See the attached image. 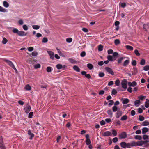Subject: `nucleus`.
Here are the masks:
<instances>
[{
    "instance_id": "4d7b16f0",
    "label": "nucleus",
    "mask_w": 149,
    "mask_h": 149,
    "mask_svg": "<svg viewBox=\"0 0 149 149\" xmlns=\"http://www.w3.org/2000/svg\"><path fill=\"white\" fill-rule=\"evenodd\" d=\"M146 98L145 96H142V95H141L139 96L138 97V98L141 100H143Z\"/></svg>"
},
{
    "instance_id": "1a4fd4ad",
    "label": "nucleus",
    "mask_w": 149,
    "mask_h": 149,
    "mask_svg": "<svg viewBox=\"0 0 149 149\" xmlns=\"http://www.w3.org/2000/svg\"><path fill=\"white\" fill-rule=\"evenodd\" d=\"M105 69L109 73L113 75V72L112 70L108 67H106L105 68Z\"/></svg>"
},
{
    "instance_id": "cd10ccee",
    "label": "nucleus",
    "mask_w": 149,
    "mask_h": 149,
    "mask_svg": "<svg viewBox=\"0 0 149 149\" xmlns=\"http://www.w3.org/2000/svg\"><path fill=\"white\" fill-rule=\"evenodd\" d=\"M25 89L27 91H29L31 89V87L29 84H27L25 86Z\"/></svg>"
},
{
    "instance_id": "39448f33",
    "label": "nucleus",
    "mask_w": 149,
    "mask_h": 149,
    "mask_svg": "<svg viewBox=\"0 0 149 149\" xmlns=\"http://www.w3.org/2000/svg\"><path fill=\"white\" fill-rule=\"evenodd\" d=\"M127 137V134L125 132H123L121 133L119 136V138L120 139L125 138Z\"/></svg>"
},
{
    "instance_id": "58836bf2",
    "label": "nucleus",
    "mask_w": 149,
    "mask_h": 149,
    "mask_svg": "<svg viewBox=\"0 0 149 149\" xmlns=\"http://www.w3.org/2000/svg\"><path fill=\"white\" fill-rule=\"evenodd\" d=\"M48 40L47 38L46 37L43 38L42 40V42L43 43H46L48 42Z\"/></svg>"
},
{
    "instance_id": "e433bc0d",
    "label": "nucleus",
    "mask_w": 149,
    "mask_h": 149,
    "mask_svg": "<svg viewBox=\"0 0 149 149\" xmlns=\"http://www.w3.org/2000/svg\"><path fill=\"white\" fill-rule=\"evenodd\" d=\"M105 75L102 72H100L99 73V76L100 77H102L104 76Z\"/></svg>"
},
{
    "instance_id": "393cba45",
    "label": "nucleus",
    "mask_w": 149,
    "mask_h": 149,
    "mask_svg": "<svg viewBox=\"0 0 149 149\" xmlns=\"http://www.w3.org/2000/svg\"><path fill=\"white\" fill-rule=\"evenodd\" d=\"M73 69L76 71L79 72L80 71V69L77 66H74L73 67Z\"/></svg>"
},
{
    "instance_id": "b1692460",
    "label": "nucleus",
    "mask_w": 149,
    "mask_h": 149,
    "mask_svg": "<svg viewBox=\"0 0 149 149\" xmlns=\"http://www.w3.org/2000/svg\"><path fill=\"white\" fill-rule=\"evenodd\" d=\"M125 47L127 49L130 50H132L133 49V48L130 45H126Z\"/></svg>"
},
{
    "instance_id": "ea45409f",
    "label": "nucleus",
    "mask_w": 149,
    "mask_h": 149,
    "mask_svg": "<svg viewBox=\"0 0 149 149\" xmlns=\"http://www.w3.org/2000/svg\"><path fill=\"white\" fill-rule=\"evenodd\" d=\"M72 40V39L71 38H68L66 39V41L67 42L70 43Z\"/></svg>"
},
{
    "instance_id": "de8ad7c7",
    "label": "nucleus",
    "mask_w": 149,
    "mask_h": 149,
    "mask_svg": "<svg viewBox=\"0 0 149 149\" xmlns=\"http://www.w3.org/2000/svg\"><path fill=\"white\" fill-rule=\"evenodd\" d=\"M0 148L1 149H6L3 143L0 144Z\"/></svg>"
},
{
    "instance_id": "9d476101",
    "label": "nucleus",
    "mask_w": 149,
    "mask_h": 149,
    "mask_svg": "<svg viewBox=\"0 0 149 149\" xmlns=\"http://www.w3.org/2000/svg\"><path fill=\"white\" fill-rule=\"evenodd\" d=\"M28 134L30 136V137H29V139L31 140L32 139V138L34 136V134L33 133H31V131L30 130H28Z\"/></svg>"
},
{
    "instance_id": "13d9d810",
    "label": "nucleus",
    "mask_w": 149,
    "mask_h": 149,
    "mask_svg": "<svg viewBox=\"0 0 149 149\" xmlns=\"http://www.w3.org/2000/svg\"><path fill=\"white\" fill-rule=\"evenodd\" d=\"M38 54V53L36 51H34L32 52V55L33 56H37Z\"/></svg>"
},
{
    "instance_id": "f257e3e1",
    "label": "nucleus",
    "mask_w": 149,
    "mask_h": 149,
    "mask_svg": "<svg viewBox=\"0 0 149 149\" xmlns=\"http://www.w3.org/2000/svg\"><path fill=\"white\" fill-rule=\"evenodd\" d=\"M13 33H17L18 36H23L27 35V33L22 31H19L17 28H14L12 30Z\"/></svg>"
},
{
    "instance_id": "0eeeda50",
    "label": "nucleus",
    "mask_w": 149,
    "mask_h": 149,
    "mask_svg": "<svg viewBox=\"0 0 149 149\" xmlns=\"http://www.w3.org/2000/svg\"><path fill=\"white\" fill-rule=\"evenodd\" d=\"M127 84L128 86L129 87L132 86V87H134L137 85V83L134 81H133L132 82H128Z\"/></svg>"
},
{
    "instance_id": "0e129e2a",
    "label": "nucleus",
    "mask_w": 149,
    "mask_h": 149,
    "mask_svg": "<svg viewBox=\"0 0 149 149\" xmlns=\"http://www.w3.org/2000/svg\"><path fill=\"white\" fill-rule=\"evenodd\" d=\"M108 54H112L113 52V51L112 49H109L107 51Z\"/></svg>"
},
{
    "instance_id": "423d86ee",
    "label": "nucleus",
    "mask_w": 149,
    "mask_h": 149,
    "mask_svg": "<svg viewBox=\"0 0 149 149\" xmlns=\"http://www.w3.org/2000/svg\"><path fill=\"white\" fill-rule=\"evenodd\" d=\"M47 52L50 56V58L52 60H53L54 57V53L51 51H47Z\"/></svg>"
},
{
    "instance_id": "09e8293b",
    "label": "nucleus",
    "mask_w": 149,
    "mask_h": 149,
    "mask_svg": "<svg viewBox=\"0 0 149 149\" xmlns=\"http://www.w3.org/2000/svg\"><path fill=\"white\" fill-rule=\"evenodd\" d=\"M86 54V52L84 51H83L80 54V56L82 57H84Z\"/></svg>"
},
{
    "instance_id": "ddd939ff",
    "label": "nucleus",
    "mask_w": 149,
    "mask_h": 149,
    "mask_svg": "<svg viewBox=\"0 0 149 149\" xmlns=\"http://www.w3.org/2000/svg\"><path fill=\"white\" fill-rule=\"evenodd\" d=\"M137 142L132 141L129 143L130 148H131L132 147L135 146H137Z\"/></svg>"
},
{
    "instance_id": "473e14b6",
    "label": "nucleus",
    "mask_w": 149,
    "mask_h": 149,
    "mask_svg": "<svg viewBox=\"0 0 149 149\" xmlns=\"http://www.w3.org/2000/svg\"><path fill=\"white\" fill-rule=\"evenodd\" d=\"M8 42V40L5 38L4 37L3 39L2 43L3 44H6Z\"/></svg>"
},
{
    "instance_id": "69168bd1",
    "label": "nucleus",
    "mask_w": 149,
    "mask_h": 149,
    "mask_svg": "<svg viewBox=\"0 0 149 149\" xmlns=\"http://www.w3.org/2000/svg\"><path fill=\"white\" fill-rule=\"evenodd\" d=\"M112 141L114 143L118 141V139L117 137L114 138L113 139Z\"/></svg>"
},
{
    "instance_id": "79ce46f5",
    "label": "nucleus",
    "mask_w": 149,
    "mask_h": 149,
    "mask_svg": "<svg viewBox=\"0 0 149 149\" xmlns=\"http://www.w3.org/2000/svg\"><path fill=\"white\" fill-rule=\"evenodd\" d=\"M129 61L128 60H126L124 62L123 64V65H127L129 64Z\"/></svg>"
},
{
    "instance_id": "f704fd0d",
    "label": "nucleus",
    "mask_w": 149,
    "mask_h": 149,
    "mask_svg": "<svg viewBox=\"0 0 149 149\" xmlns=\"http://www.w3.org/2000/svg\"><path fill=\"white\" fill-rule=\"evenodd\" d=\"M120 43V41L118 39H116L114 40V43L116 45H117Z\"/></svg>"
},
{
    "instance_id": "bb28decb",
    "label": "nucleus",
    "mask_w": 149,
    "mask_h": 149,
    "mask_svg": "<svg viewBox=\"0 0 149 149\" xmlns=\"http://www.w3.org/2000/svg\"><path fill=\"white\" fill-rule=\"evenodd\" d=\"M129 102V100L127 98L124 99L123 100V104H126Z\"/></svg>"
},
{
    "instance_id": "e2e57ef3",
    "label": "nucleus",
    "mask_w": 149,
    "mask_h": 149,
    "mask_svg": "<svg viewBox=\"0 0 149 149\" xmlns=\"http://www.w3.org/2000/svg\"><path fill=\"white\" fill-rule=\"evenodd\" d=\"M82 30L84 32L86 33L88 32V29L87 28H83L82 29Z\"/></svg>"
},
{
    "instance_id": "7ed1b4c3",
    "label": "nucleus",
    "mask_w": 149,
    "mask_h": 149,
    "mask_svg": "<svg viewBox=\"0 0 149 149\" xmlns=\"http://www.w3.org/2000/svg\"><path fill=\"white\" fill-rule=\"evenodd\" d=\"M127 81L125 80L122 81L121 82L122 87L125 89H126L127 88Z\"/></svg>"
},
{
    "instance_id": "4be33fe9",
    "label": "nucleus",
    "mask_w": 149,
    "mask_h": 149,
    "mask_svg": "<svg viewBox=\"0 0 149 149\" xmlns=\"http://www.w3.org/2000/svg\"><path fill=\"white\" fill-rule=\"evenodd\" d=\"M3 6L6 8H7L9 7V4L6 1H4L3 2Z\"/></svg>"
},
{
    "instance_id": "4468645a",
    "label": "nucleus",
    "mask_w": 149,
    "mask_h": 149,
    "mask_svg": "<svg viewBox=\"0 0 149 149\" xmlns=\"http://www.w3.org/2000/svg\"><path fill=\"white\" fill-rule=\"evenodd\" d=\"M4 61L9 65H14L12 62L10 60L5 59Z\"/></svg>"
},
{
    "instance_id": "72a5a7b5",
    "label": "nucleus",
    "mask_w": 149,
    "mask_h": 149,
    "mask_svg": "<svg viewBox=\"0 0 149 149\" xmlns=\"http://www.w3.org/2000/svg\"><path fill=\"white\" fill-rule=\"evenodd\" d=\"M145 63V61L144 59H142L140 61V64L141 65H143Z\"/></svg>"
},
{
    "instance_id": "aec40b11",
    "label": "nucleus",
    "mask_w": 149,
    "mask_h": 149,
    "mask_svg": "<svg viewBox=\"0 0 149 149\" xmlns=\"http://www.w3.org/2000/svg\"><path fill=\"white\" fill-rule=\"evenodd\" d=\"M122 114V112L121 111H118L116 114V117L117 118H119L120 117Z\"/></svg>"
},
{
    "instance_id": "680f3d73",
    "label": "nucleus",
    "mask_w": 149,
    "mask_h": 149,
    "mask_svg": "<svg viewBox=\"0 0 149 149\" xmlns=\"http://www.w3.org/2000/svg\"><path fill=\"white\" fill-rule=\"evenodd\" d=\"M113 100H111L109 101V103L108 105H111L113 104Z\"/></svg>"
},
{
    "instance_id": "a18cd8bd",
    "label": "nucleus",
    "mask_w": 149,
    "mask_h": 149,
    "mask_svg": "<svg viewBox=\"0 0 149 149\" xmlns=\"http://www.w3.org/2000/svg\"><path fill=\"white\" fill-rule=\"evenodd\" d=\"M33 113L32 112H31L29 113L28 117L29 118H31L33 116Z\"/></svg>"
},
{
    "instance_id": "052dcab7",
    "label": "nucleus",
    "mask_w": 149,
    "mask_h": 149,
    "mask_svg": "<svg viewBox=\"0 0 149 149\" xmlns=\"http://www.w3.org/2000/svg\"><path fill=\"white\" fill-rule=\"evenodd\" d=\"M52 68L51 67H48L47 68V71L48 72H49L51 71Z\"/></svg>"
},
{
    "instance_id": "f03ea898",
    "label": "nucleus",
    "mask_w": 149,
    "mask_h": 149,
    "mask_svg": "<svg viewBox=\"0 0 149 149\" xmlns=\"http://www.w3.org/2000/svg\"><path fill=\"white\" fill-rule=\"evenodd\" d=\"M120 145L123 148H130L129 143H127L124 142H123L120 143Z\"/></svg>"
},
{
    "instance_id": "338daca9",
    "label": "nucleus",
    "mask_w": 149,
    "mask_h": 149,
    "mask_svg": "<svg viewBox=\"0 0 149 149\" xmlns=\"http://www.w3.org/2000/svg\"><path fill=\"white\" fill-rule=\"evenodd\" d=\"M28 50L29 52L32 51L33 50V47H29L28 48Z\"/></svg>"
},
{
    "instance_id": "2f4dec72",
    "label": "nucleus",
    "mask_w": 149,
    "mask_h": 149,
    "mask_svg": "<svg viewBox=\"0 0 149 149\" xmlns=\"http://www.w3.org/2000/svg\"><path fill=\"white\" fill-rule=\"evenodd\" d=\"M0 11L3 12H7V10L6 9L0 6Z\"/></svg>"
},
{
    "instance_id": "f8f14e48",
    "label": "nucleus",
    "mask_w": 149,
    "mask_h": 149,
    "mask_svg": "<svg viewBox=\"0 0 149 149\" xmlns=\"http://www.w3.org/2000/svg\"><path fill=\"white\" fill-rule=\"evenodd\" d=\"M102 135L104 136H107L111 135V133L109 131H106L102 133Z\"/></svg>"
},
{
    "instance_id": "37998d69",
    "label": "nucleus",
    "mask_w": 149,
    "mask_h": 149,
    "mask_svg": "<svg viewBox=\"0 0 149 149\" xmlns=\"http://www.w3.org/2000/svg\"><path fill=\"white\" fill-rule=\"evenodd\" d=\"M136 139L141 140L142 139L140 135H136L135 136Z\"/></svg>"
},
{
    "instance_id": "5701e85b",
    "label": "nucleus",
    "mask_w": 149,
    "mask_h": 149,
    "mask_svg": "<svg viewBox=\"0 0 149 149\" xmlns=\"http://www.w3.org/2000/svg\"><path fill=\"white\" fill-rule=\"evenodd\" d=\"M142 125L143 126H146L148 125H149V122L147 121H144L142 123Z\"/></svg>"
},
{
    "instance_id": "7c9ffc66",
    "label": "nucleus",
    "mask_w": 149,
    "mask_h": 149,
    "mask_svg": "<svg viewBox=\"0 0 149 149\" xmlns=\"http://www.w3.org/2000/svg\"><path fill=\"white\" fill-rule=\"evenodd\" d=\"M32 27L34 29L37 30L39 29L40 26L37 25H33L32 26Z\"/></svg>"
},
{
    "instance_id": "3c124183",
    "label": "nucleus",
    "mask_w": 149,
    "mask_h": 149,
    "mask_svg": "<svg viewBox=\"0 0 149 149\" xmlns=\"http://www.w3.org/2000/svg\"><path fill=\"white\" fill-rule=\"evenodd\" d=\"M143 69L145 71H147L149 70V66H145L143 67Z\"/></svg>"
},
{
    "instance_id": "2eb2a0df",
    "label": "nucleus",
    "mask_w": 149,
    "mask_h": 149,
    "mask_svg": "<svg viewBox=\"0 0 149 149\" xmlns=\"http://www.w3.org/2000/svg\"><path fill=\"white\" fill-rule=\"evenodd\" d=\"M69 61L73 64H77V61H76L74 59L70 58L68 59Z\"/></svg>"
},
{
    "instance_id": "bf43d9fd",
    "label": "nucleus",
    "mask_w": 149,
    "mask_h": 149,
    "mask_svg": "<svg viewBox=\"0 0 149 149\" xmlns=\"http://www.w3.org/2000/svg\"><path fill=\"white\" fill-rule=\"evenodd\" d=\"M132 65H136V62L135 60H132Z\"/></svg>"
},
{
    "instance_id": "a878e982",
    "label": "nucleus",
    "mask_w": 149,
    "mask_h": 149,
    "mask_svg": "<svg viewBox=\"0 0 149 149\" xmlns=\"http://www.w3.org/2000/svg\"><path fill=\"white\" fill-rule=\"evenodd\" d=\"M149 25V23H147L146 24H144L143 25V28L146 31H147V28Z\"/></svg>"
},
{
    "instance_id": "20e7f679",
    "label": "nucleus",
    "mask_w": 149,
    "mask_h": 149,
    "mask_svg": "<svg viewBox=\"0 0 149 149\" xmlns=\"http://www.w3.org/2000/svg\"><path fill=\"white\" fill-rule=\"evenodd\" d=\"M31 107L28 104H27L26 106L24 108L25 112L26 113H29L31 110Z\"/></svg>"
},
{
    "instance_id": "a211bd4d",
    "label": "nucleus",
    "mask_w": 149,
    "mask_h": 149,
    "mask_svg": "<svg viewBox=\"0 0 149 149\" xmlns=\"http://www.w3.org/2000/svg\"><path fill=\"white\" fill-rule=\"evenodd\" d=\"M56 68L58 69H62L64 70L65 68L66 67V66H56Z\"/></svg>"
},
{
    "instance_id": "6e6552de",
    "label": "nucleus",
    "mask_w": 149,
    "mask_h": 149,
    "mask_svg": "<svg viewBox=\"0 0 149 149\" xmlns=\"http://www.w3.org/2000/svg\"><path fill=\"white\" fill-rule=\"evenodd\" d=\"M81 74L83 75H84L85 77L88 79H89L91 78V76L89 74H87L86 72L83 71L81 72Z\"/></svg>"
},
{
    "instance_id": "6ab92c4d",
    "label": "nucleus",
    "mask_w": 149,
    "mask_h": 149,
    "mask_svg": "<svg viewBox=\"0 0 149 149\" xmlns=\"http://www.w3.org/2000/svg\"><path fill=\"white\" fill-rule=\"evenodd\" d=\"M137 146H141L144 144V141H140L137 142Z\"/></svg>"
},
{
    "instance_id": "603ef678",
    "label": "nucleus",
    "mask_w": 149,
    "mask_h": 149,
    "mask_svg": "<svg viewBox=\"0 0 149 149\" xmlns=\"http://www.w3.org/2000/svg\"><path fill=\"white\" fill-rule=\"evenodd\" d=\"M113 111V112H115L118 110L117 107L116 106H114L112 107Z\"/></svg>"
},
{
    "instance_id": "6e6d98bb",
    "label": "nucleus",
    "mask_w": 149,
    "mask_h": 149,
    "mask_svg": "<svg viewBox=\"0 0 149 149\" xmlns=\"http://www.w3.org/2000/svg\"><path fill=\"white\" fill-rule=\"evenodd\" d=\"M134 53L137 56H139L140 55V53L137 49H135L134 50Z\"/></svg>"
},
{
    "instance_id": "a19ab883",
    "label": "nucleus",
    "mask_w": 149,
    "mask_h": 149,
    "mask_svg": "<svg viewBox=\"0 0 149 149\" xmlns=\"http://www.w3.org/2000/svg\"><path fill=\"white\" fill-rule=\"evenodd\" d=\"M127 118V116L126 115H124L121 118V120H126Z\"/></svg>"
},
{
    "instance_id": "c756f323",
    "label": "nucleus",
    "mask_w": 149,
    "mask_h": 149,
    "mask_svg": "<svg viewBox=\"0 0 149 149\" xmlns=\"http://www.w3.org/2000/svg\"><path fill=\"white\" fill-rule=\"evenodd\" d=\"M140 103V101L139 100H136L134 102V104L137 107L139 106V104Z\"/></svg>"
},
{
    "instance_id": "49530a36",
    "label": "nucleus",
    "mask_w": 149,
    "mask_h": 149,
    "mask_svg": "<svg viewBox=\"0 0 149 149\" xmlns=\"http://www.w3.org/2000/svg\"><path fill=\"white\" fill-rule=\"evenodd\" d=\"M107 113L108 115L111 116V117H112V113L110 110H109L107 111Z\"/></svg>"
},
{
    "instance_id": "9b49d317",
    "label": "nucleus",
    "mask_w": 149,
    "mask_h": 149,
    "mask_svg": "<svg viewBox=\"0 0 149 149\" xmlns=\"http://www.w3.org/2000/svg\"><path fill=\"white\" fill-rule=\"evenodd\" d=\"M107 58L108 61H114L116 60L115 58L112 56L109 55L107 56Z\"/></svg>"
},
{
    "instance_id": "dca6fc26",
    "label": "nucleus",
    "mask_w": 149,
    "mask_h": 149,
    "mask_svg": "<svg viewBox=\"0 0 149 149\" xmlns=\"http://www.w3.org/2000/svg\"><path fill=\"white\" fill-rule=\"evenodd\" d=\"M148 129L146 127H144L142 129V133L144 134L146 133L148 131Z\"/></svg>"
},
{
    "instance_id": "c9c22d12",
    "label": "nucleus",
    "mask_w": 149,
    "mask_h": 149,
    "mask_svg": "<svg viewBox=\"0 0 149 149\" xmlns=\"http://www.w3.org/2000/svg\"><path fill=\"white\" fill-rule=\"evenodd\" d=\"M112 134L114 136H116L117 135V132L116 130H112Z\"/></svg>"
},
{
    "instance_id": "8fccbe9b",
    "label": "nucleus",
    "mask_w": 149,
    "mask_h": 149,
    "mask_svg": "<svg viewBox=\"0 0 149 149\" xmlns=\"http://www.w3.org/2000/svg\"><path fill=\"white\" fill-rule=\"evenodd\" d=\"M86 144L87 145H89L90 144L91 141L90 139H86Z\"/></svg>"
},
{
    "instance_id": "f3484780",
    "label": "nucleus",
    "mask_w": 149,
    "mask_h": 149,
    "mask_svg": "<svg viewBox=\"0 0 149 149\" xmlns=\"http://www.w3.org/2000/svg\"><path fill=\"white\" fill-rule=\"evenodd\" d=\"M125 57H122L118 59L117 60L118 63V64H120L121 63L122 61L125 59Z\"/></svg>"
},
{
    "instance_id": "c03bdc74",
    "label": "nucleus",
    "mask_w": 149,
    "mask_h": 149,
    "mask_svg": "<svg viewBox=\"0 0 149 149\" xmlns=\"http://www.w3.org/2000/svg\"><path fill=\"white\" fill-rule=\"evenodd\" d=\"M144 120V117L141 115H140L139 116V120L140 121H142Z\"/></svg>"
},
{
    "instance_id": "774afa93",
    "label": "nucleus",
    "mask_w": 149,
    "mask_h": 149,
    "mask_svg": "<svg viewBox=\"0 0 149 149\" xmlns=\"http://www.w3.org/2000/svg\"><path fill=\"white\" fill-rule=\"evenodd\" d=\"M117 93V91L116 90H115V89H113L112 90V93L113 94L115 95V94Z\"/></svg>"
},
{
    "instance_id": "864d4df0",
    "label": "nucleus",
    "mask_w": 149,
    "mask_h": 149,
    "mask_svg": "<svg viewBox=\"0 0 149 149\" xmlns=\"http://www.w3.org/2000/svg\"><path fill=\"white\" fill-rule=\"evenodd\" d=\"M115 84L117 86H119L120 84V81L119 80H117L115 81Z\"/></svg>"
},
{
    "instance_id": "5fc2aeb1",
    "label": "nucleus",
    "mask_w": 149,
    "mask_h": 149,
    "mask_svg": "<svg viewBox=\"0 0 149 149\" xmlns=\"http://www.w3.org/2000/svg\"><path fill=\"white\" fill-rule=\"evenodd\" d=\"M23 29L25 31L27 30L28 29L27 26L26 25H23Z\"/></svg>"
},
{
    "instance_id": "c85d7f7f",
    "label": "nucleus",
    "mask_w": 149,
    "mask_h": 149,
    "mask_svg": "<svg viewBox=\"0 0 149 149\" xmlns=\"http://www.w3.org/2000/svg\"><path fill=\"white\" fill-rule=\"evenodd\" d=\"M113 53V54L112 56L113 58H115V59L116 60L117 58L116 56L118 55V53L116 52H115Z\"/></svg>"
},
{
    "instance_id": "412c9836",
    "label": "nucleus",
    "mask_w": 149,
    "mask_h": 149,
    "mask_svg": "<svg viewBox=\"0 0 149 149\" xmlns=\"http://www.w3.org/2000/svg\"><path fill=\"white\" fill-rule=\"evenodd\" d=\"M143 139L144 140L148 141V140H149V136L146 135H143Z\"/></svg>"
},
{
    "instance_id": "4c0bfd02",
    "label": "nucleus",
    "mask_w": 149,
    "mask_h": 149,
    "mask_svg": "<svg viewBox=\"0 0 149 149\" xmlns=\"http://www.w3.org/2000/svg\"><path fill=\"white\" fill-rule=\"evenodd\" d=\"M103 47L101 45H100L98 46V50L99 51H101L103 50Z\"/></svg>"
}]
</instances>
